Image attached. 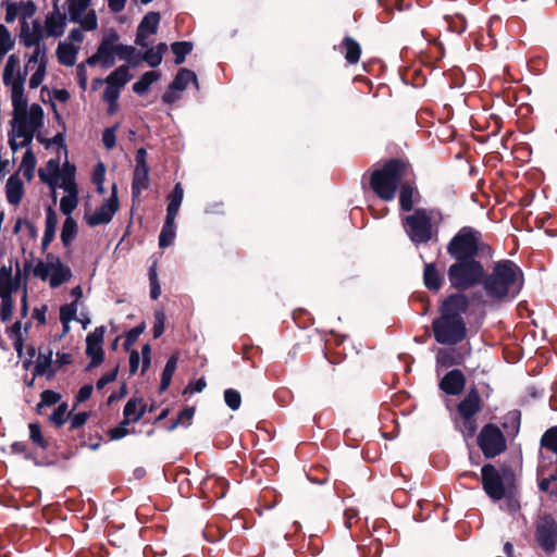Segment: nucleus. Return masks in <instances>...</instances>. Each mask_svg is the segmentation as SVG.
<instances>
[{"label":"nucleus","mask_w":557,"mask_h":557,"mask_svg":"<svg viewBox=\"0 0 557 557\" xmlns=\"http://www.w3.org/2000/svg\"><path fill=\"white\" fill-rule=\"evenodd\" d=\"M12 107L13 119L9 132V146L13 153L20 148L29 147L35 133L44 125V110L40 104L33 103L27 108V99L21 95V87H15Z\"/></svg>","instance_id":"1"},{"label":"nucleus","mask_w":557,"mask_h":557,"mask_svg":"<svg viewBox=\"0 0 557 557\" xmlns=\"http://www.w3.org/2000/svg\"><path fill=\"white\" fill-rule=\"evenodd\" d=\"M469 307L465 294L449 295L441 306V315L432 323L434 338L442 345H456L467 335L466 322L462 314Z\"/></svg>","instance_id":"2"},{"label":"nucleus","mask_w":557,"mask_h":557,"mask_svg":"<svg viewBox=\"0 0 557 557\" xmlns=\"http://www.w3.org/2000/svg\"><path fill=\"white\" fill-rule=\"evenodd\" d=\"M482 285L486 295L493 299L512 298L522 288V271L511 260L498 261L494 264L492 272L485 274Z\"/></svg>","instance_id":"3"},{"label":"nucleus","mask_w":557,"mask_h":557,"mask_svg":"<svg viewBox=\"0 0 557 557\" xmlns=\"http://www.w3.org/2000/svg\"><path fill=\"white\" fill-rule=\"evenodd\" d=\"M411 169L408 163L392 159L382 169L371 175L370 185L373 191L383 200L391 201L395 198L397 188L409 177Z\"/></svg>","instance_id":"4"},{"label":"nucleus","mask_w":557,"mask_h":557,"mask_svg":"<svg viewBox=\"0 0 557 557\" xmlns=\"http://www.w3.org/2000/svg\"><path fill=\"white\" fill-rule=\"evenodd\" d=\"M447 276L453 288L465 292L482 284L485 270L483 264L474 258L459 259L449 265Z\"/></svg>","instance_id":"5"},{"label":"nucleus","mask_w":557,"mask_h":557,"mask_svg":"<svg viewBox=\"0 0 557 557\" xmlns=\"http://www.w3.org/2000/svg\"><path fill=\"white\" fill-rule=\"evenodd\" d=\"M435 216L436 212L434 210L419 208L403 219L404 230L412 244L420 246L436 236Z\"/></svg>","instance_id":"6"},{"label":"nucleus","mask_w":557,"mask_h":557,"mask_svg":"<svg viewBox=\"0 0 557 557\" xmlns=\"http://www.w3.org/2000/svg\"><path fill=\"white\" fill-rule=\"evenodd\" d=\"M483 247L482 234L471 227H461L447 244V253L454 259H470L479 255Z\"/></svg>","instance_id":"7"},{"label":"nucleus","mask_w":557,"mask_h":557,"mask_svg":"<svg viewBox=\"0 0 557 557\" xmlns=\"http://www.w3.org/2000/svg\"><path fill=\"white\" fill-rule=\"evenodd\" d=\"M67 24V17L65 13H62L60 8H52L45 16V20L34 18L30 22H23L21 30L24 33H33V29H37L41 36V40L46 38H60L64 35Z\"/></svg>","instance_id":"8"},{"label":"nucleus","mask_w":557,"mask_h":557,"mask_svg":"<svg viewBox=\"0 0 557 557\" xmlns=\"http://www.w3.org/2000/svg\"><path fill=\"white\" fill-rule=\"evenodd\" d=\"M478 445L486 458H494L506 449V440L499 428L490 423L481 430Z\"/></svg>","instance_id":"9"},{"label":"nucleus","mask_w":557,"mask_h":557,"mask_svg":"<svg viewBox=\"0 0 557 557\" xmlns=\"http://www.w3.org/2000/svg\"><path fill=\"white\" fill-rule=\"evenodd\" d=\"M20 42L26 48H34L32 54L27 58L26 70L33 64H37V69H47L48 65V48L41 40V36L37 29L33 33L20 32Z\"/></svg>","instance_id":"10"},{"label":"nucleus","mask_w":557,"mask_h":557,"mask_svg":"<svg viewBox=\"0 0 557 557\" xmlns=\"http://www.w3.org/2000/svg\"><path fill=\"white\" fill-rule=\"evenodd\" d=\"M119 199L116 185L112 186V194L107 198L103 203L95 210L94 213L87 216V223L90 226H98L108 224L112 221L115 212L119 210Z\"/></svg>","instance_id":"11"},{"label":"nucleus","mask_w":557,"mask_h":557,"mask_svg":"<svg viewBox=\"0 0 557 557\" xmlns=\"http://www.w3.org/2000/svg\"><path fill=\"white\" fill-rule=\"evenodd\" d=\"M481 475L484 492L494 502L500 500L505 496V485L495 467L490 463L484 465L481 469Z\"/></svg>","instance_id":"12"},{"label":"nucleus","mask_w":557,"mask_h":557,"mask_svg":"<svg viewBox=\"0 0 557 557\" xmlns=\"http://www.w3.org/2000/svg\"><path fill=\"white\" fill-rule=\"evenodd\" d=\"M106 327L98 326L94 332L86 336V355L90 358V362L87 370L92 369L101 364L103 361V349L102 343L104 338Z\"/></svg>","instance_id":"13"},{"label":"nucleus","mask_w":557,"mask_h":557,"mask_svg":"<svg viewBox=\"0 0 557 557\" xmlns=\"http://www.w3.org/2000/svg\"><path fill=\"white\" fill-rule=\"evenodd\" d=\"M20 59L15 54L8 58L7 64L3 70V84L11 88V99H13L15 87H21V95H24V83L27 76L25 70L21 73L18 70Z\"/></svg>","instance_id":"14"},{"label":"nucleus","mask_w":557,"mask_h":557,"mask_svg":"<svg viewBox=\"0 0 557 557\" xmlns=\"http://www.w3.org/2000/svg\"><path fill=\"white\" fill-rule=\"evenodd\" d=\"M119 39L120 36L114 29H109L102 36L100 45L97 49L102 58V67L109 69L115 64V50Z\"/></svg>","instance_id":"15"},{"label":"nucleus","mask_w":557,"mask_h":557,"mask_svg":"<svg viewBox=\"0 0 557 557\" xmlns=\"http://www.w3.org/2000/svg\"><path fill=\"white\" fill-rule=\"evenodd\" d=\"M159 23H160V14L158 12H148L143 17V20L140 21V23L137 27L135 42L143 48H147L149 45V42L147 41V38L150 35H153L157 33Z\"/></svg>","instance_id":"16"},{"label":"nucleus","mask_w":557,"mask_h":557,"mask_svg":"<svg viewBox=\"0 0 557 557\" xmlns=\"http://www.w3.org/2000/svg\"><path fill=\"white\" fill-rule=\"evenodd\" d=\"M466 377L463 373L454 369L447 372L440 382V388L447 395H459L465 388Z\"/></svg>","instance_id":"17"},{"label":"nucleus","mask_w":557,"mask_h":557,"mask_svg":"<svg viewBox=\"0 0 557 557\" xmlns=\"http://www.w3.org/2000/svg\"><path fill=\"white\" fill-rule=\"evenodd\" d=\"M536 537L546 553H553L557 544V525L553 522L541 524L537 528Z\"/></svg>","instance_id":"18"},{"label":"nucleus","mask_w":557,"mask_h":557,"mask_svg":"<svg viewBox=\"0 0 557 557\" xmlns=\"http://www.w3.org/2000/svg\"><path fill=\"white\" fill-rule=\"evenodd\" d=\"M399 206L403 211H411L414 203L420 199V194L416 185L407 180L399 186Z\"/></svg>","instance_id":"19"},{"label":"nucleus","mask_w":557,"mask_h":557,"mask_svg":"<svg viewBox=\"0 0 557 557\" xmlns=\"http://www.w3.org/2000/svg\"><path fill=\"white\" fill-rule=\"evenodd\" d=\"M481 409V397L475 388L468 392L466 397L458 405V412L461 418L475 417Z\"/></svg>","instance_id":"20"},{"label":"nucleus","mask_w":557,"mask_h":557,"mask_svg":"<svg viewBox=\"0 0 557 557\" xmlns=\"http://www.w3.org/2000/svg\"><path fill=\"white\" fill-rule=\"evenodd\" d=\"M20 287L18 276H12V268L2 265L0 268V298L11 297L12 293Z\"/></svg>","instance_id":"21"},{"label":"nucleus","mask_w":557,"mask_h":557,"mask_svg":"<svg viewBox=\"0 0 557 557\" xmlns=\"http://www.w3.org/2000/svg\"><path fill=\"white\" fill-rule=\"evenodd\" d=\"M72 277L71 269L65 265L59 257L53 260V267L49 276V285L52 288H57L65 282H69Z\"/></svg>","instance_id":"22"},{"label":"nucleus","mask_w":557,"mask_h":557,"mask_svg":"<svg viewBox=\"0 0 557 557\" xmlns=\"http://www.w3.org/2000/svg\"><path fill=\"white\" fill-rule=\"evenodd\" d=\"M149 186V168H136L132 181L133 201L139 200L143 190Z\"/></svg>","instance_id":"23"},{"label":"nucleus","mask_w":557,"mask_h":557,"mask_svg":"<svg viewBox=\"0 0 557 557\" xmlns=\"http://www.w3.org/2000/svg\"><path fill=\"white\" fill-rule=\"evenodd\" d=\"M78 50L79 47L71 42L60 41L55 51L59 63L65 66H73L76 63Z\"/></svg>","instance_id":"24"},{"label":"nucleus","mask_w":557,"mask_h":557,"mask_svg":"<svg viewBox=\"0 0 557 557\" xmlns=\"http://www.w3.org/2000/svg\"><path fill=\"white\" fill-rule=\"evenodd\" d=\"M7 199L10 205L17 206L24 195V184L17 174L11 175L5 185Z\"/></svg>","instance_id":"25"},{"label":"nucleus","mask_w":557,"mask_h":557,"mask_svg":"<svg viewBox=\"0 0 557 557\" xmlns=\"http://www.w3.org/2000/svg\"><path fill=\"white\" fill-rule=\"evenodd\" d=\"M424 285L430 290L437 292L443 284V275L434 263H426L423 271Z\"/></svg>","instance_id":"26"},{"label":"nucleus","mask_w":557,"mask_h":557,"mask_svg":"<svg viewBox=\"0 0 557 557\" xmlns=\"http://www.w3.org/2000/svg\"><path fill=\"white\" fill-rule=\"evenodd\" d=\"M339 51L345 54L348 63L355 64L359 61L361 54L360 45L350 37H345L339 46Z\"/></svg>","instance_id":"27"},{"label":"nucleus","mask_w":557,"mask_h":557,"mask_svg":"<svg viewBox=\"0 0 557 557\" xmlns=\"http://www.w3.org/2000/svg\"><path fill=\"white\" fill-rule=\"evenodd\" d=\"M58 225V218L51 207L48 208L46 213L45 232L41 239V245L47 248L53 240Z\"/></svg>","instance_id":"28"},{"label":"nucleus","mask_w":557,"mask_h":557,"mask_svg":"<svg viewBox=\"0 0 557 557\" xmlns=\"http://www.w3.org/2000/svg\"><path fill=\"white\" fill-rule=\"evenodd\" d=\"M194 83L198 87V81L196 74L188 69H181L174 81L171 83V89H177L183 91L186 89L189 83Z\"/></svg>","instance_id":"29"},{"label":"nucleus","mask_w":557,"mask_h":557,"mask_svg":"<svg viewBox=\"0 0 557 557\" xmlns=\"http://www.w3.org/2000/svg\"><path fill=\"white\" fill-rule=\"evenodd\" d=\"M160 78V73L157 71L146 72L141 77L133 84L135 94L143 96L148 92L150 86Z\"/></svg>","instance_id":"30"},{"label":"nucleus","mask_w":557,"mask_h":557,"mask_svg":"<svg viewBox=\"0 0 557 557\" xmlns=\"http://www.w3.org/2000/svg\"><path fill=\"white\" fill-rule=\"evenodd\" d=\"M36 163L37 161L33 150L27 147L22 158L18 172H21L28 182L34 177Z\"/></svg>","instance_id":"31"},{"label":"nucleus","mask_w":557,"mask_h":557,"mask_svg":"<svg viewBox=\"0 0 557 557\" xmlns=\"http://www.w3.org/2000/svg\"><path fill=\"white\" fill-rule=\"evenodd\" d=\"M131 78L132 75L129 74L128 66L121 65L106 78V83L122 88L131 81Z\"/></svg>","instance_id":"32"},{"label":"nucleus","mask_w":557,"mask_h":557,"mask_svg":"<svg viewBox=\"0 0 557 557\" xmlns=\"http://www.w3.org/2000/svg\"><path fill=\"white\" fill-rule=\"evenodd\" d=\"M166 50V44L161 42L157 47L147 49L143 55V59L149 66L156 67L162 62V55Z\"/></svg>","instance_id":"33"},{"label":"nucleus","mask_w":557,"mask_h":557,"mask_svg":"<svg viewBox=\"0 0 557 557\" xmlns=\"http://www.w3.org/2000/svg\"><path fill=\"white\" fill-rule=\"evenodd\" d=\"M91 0H66L67 12L71 22H77L81 15L87 12Z\"/></svg>","instance_id":"34"},{"label":"nucleus","mask_w":557,"mask_h":557,"mask_svg":"<svg viewBox=\"0 0 557 557\" xmlns=\"http://www.w3.org/2000/svg\"><path fill=\"white\" fill-rule=\"evenodd\" d=\"M140 403H143L140 398L128 399L123 409V416L125 420L132 423H136L143 418V412H138Z\"/></svg>","instance_id":"35"},{"label":"nucleus","mask_w":557,"mask_h":557,"mask_svg":"<svg viewBox=\"0 0 557 557\" xmlns=\"http://www.w3.org/2000/svg\"><path fill=\"white\" fill-rule=\"evenodd\" d=\"M176 366H177V356L173 355L168 359L165 367L163 369L162 375H161V382H160V391L161 392L165 391L170 386L172 376L176 370Z\"/></svg>","instance_id":"36"},{"label":"nucleus","mask_w":557,"mask_h":557,"mask_svg":"<svg viewBox=\"0 0 557 557\" xmlns=\"http://www.w3.org/2000/svg\"><path fill=\"white\" fill-rule=\"evenodd\" d=\"M77 234V224L72 216H67L61 231V240L64 247H69Z\"/></svg>","instance_id":"37"},{"label":"nucleus","mask_w":557,"mask_h":557,"mask_svg":"<svg viewBox=\"0 0 557 557\" xmlns=\"http://www.w3.org/2000/svg\"><path fill=\"white\" fill-rule=\"evenodd\" d=\"M54 259L55 256L49 253L47 255L46 261H38L33 270L34 275L41 281L49 280Z\"/></svg>","instance_id":"38"},{"label":"nucleus","mask_w":557,"mask_h":557,"mask_svg":"<svg viewBox=\"0 0 557 557\" xmlns=\"http://www.w3.org/2000/svg\"><path fill=\"white\" fill-rule=\"evenodd\" d=\"M176 235V226L173 222L165 221L159 235L160 248H166L174 242Z\"/></svg>","instance_id":"39"},{"label":"nucleus","mask_w":557,"mask_h":557,"mask_svg":"<svg viewBox=\"0 0 557 557\" xmlns=\"http://www.w3.org/2000/svg\"><path fill=\"white\" fill-rule=\"evenodd\" d=\"M74 171L75 168L73 165L66 164V171L61 177L60 184L58 185L66 194L78 193L77 185L75 183Z\"/></svg>","instance_id":"40"},{"label":"nucleus","mask_w":557,"mask_h":557,"mask_svg":"<svg viewBox=\"0 0 557 557\" xmlns=\"http://www.w3.org/2000/svg\"><path fill=\"white\" fill-rule=\"evenodd\" d=\"M172 52L175 55V64L180 65L184 63L185 58L193 50V44L189 41H176L171 46Z\"/></svg>","instance_id":"41"},{"label":"nucleus","mask_w":557,"mask_h":557,"mask_svg":"<svg viewBox=\"0 0 557 557\" xmlns=\"http://www.w3.org/2000/svg\"><path fill=\"white\" fill-rule=\"evenodd\" d=\"M77 312V302L73 301L60 308V321L64 327V332H69L70 322L75 319Z\"/></svg>","instance_id":"42"},{"label":"nucleus","mask_w":557,"mask_h":557,"mask_svg":"<svg viewBox=\"0 0 557 557\" xmlns=\"http://www.w3.org/2000/svg\"><path fill=\"white\" fill-rule=\"evenodd\" d=\"M9 337L13 341L14 349L17 355L21 357L23 351V334H22V323L16 321L9 330Z\"/></svg>","instance_id":"43"},{"label":"nucleus","mask_w":557,"mask_h":557,"mask_svg":"<svg viewBox=\"0 0 557 557\" xmlns=\"http://www.w3.org/2000/svg\"><path fill=\"white\" fill-rule=\"evenodd\" d=\"M78 205V193L66 194L60 200V210L63 214L71 216V213Z\"/></svg>","instance_id":"44"},{"label":"nucleus","mask_w":557,"mask_h":557,"mask_svg":"<svg viewBox=\"0 0 557 557\" xmlns=\"http://www.w3.org/2000/svg\"><path fill=\"white\" fill-rule=\"evenodd\" d=\"M541 446L557 455V426L548 429L541 438Z\"/></svg>","instance_id":"45"},{"label":"nucleus","mask_w":557,"mask_h":557,"mask_svg":"<svg viewBox=\"0 0 557 557\" xmlns=\"http://www.w3.org/2000/svg\"><path fill=\"white\" fill-rule=\"evenodd\" d=\"M436 362L438 366L444 368H448L458 363L455 350L440 349L436 355Z\"/></svg>","instance_id":"46"},{"label":"nucleus","mask_w":557,"mask_h":557,"mask_svg":"<svg viewBox=\"0 0 557 557\" xmlns=\"http://www.w3.org/2000/svg\"><path fill=\"white\" fill-rule=\"evenodd\" d=\"M76 23H78L84 30H95L98 27V18L95 10L83 13Z\"/></svg>","instance_id":"47"},{"label":"nucleus","mask_w":557,"mask_h":557,"mask_svg":"<svg viewBox=\"0 0 557 557\" xmlns=\"http://www.w3.org/2000/svg\"><path fill=\"white\" fill-rule=\"evenodd\" d=\"M457 428L465 438H469L475 434L478 424L474 417H465L460 423H457Z\"/></svg>","instance_id":"48"},{"label":"nucleus","mask_w":557,"mask_h":557,"mask_svg":"<svg viewBox=\"0 0 557 557\" xmlns=\"http://www.w3.org/2000/svg\"><path fill=\"white\" fill-rule=\"evenodd\" d=\"M195 414V409L193 407H187L183 409L178 416L176 421L169 428L170 431H173L178 425L188 426L190 421L193 420Z\"/></svg>","instance_id":"49"},{"label":"nucleus","mask_w":557,"mask_h":557,"mask_svg":"<svg viewBox=\"0 0 557 557\" xmlns=\"http://www.w3.org/2000/svg\"><path fill=\"white\" fill-rule=\"evenodd\" d=\"M225 404L232 409L237 410L242 404L240 394L233 388L225 389L224 392Z\"/></svg>","instance_id":"50"},{"label":"nucleus","mask_w":557,"mask_h":557,"mask_svg":"<svg viewBox=\"0 0 557 557\" xmlns=\"http://www.w3.org/2000/svg\"><path fill=\"white\" fill-rule=\"evenodd\" d=\"M165 330V314L162 310L154 312V324L152 327L153 337H160Z\"/></svg>","instance_id":"51"},{"label":"nucleus","mask_w":557,"mask_h":557,"mask_svg":"<svg viewBox=\"0 0 557 557\" xmlns=\"http://www.w3.org/2000/svg\"><path fill=\"white\" fill-rule=\"evenodd\" d=\"M20 9L21 24L28 22L27 18L32 17L36 12V5L33 1L21 2L17 4Z\"/></svg>","instance_id":"52"},{"label":"nucleus","mask_w":557,"mask_h":557,"mask_svg":"<svg viewBox=\"0 0 557 557\" xmlns=\"http://www.w3.org/2000/svg\"><path fill=\"white\" fill-rule=\"evenodd\" d=\"M119 127V124L108 127L102 133V143L107 149H112L115 147L116 144V136L115 132Z\"/></svg>","instance_id":"53"},{"label":"nucleus","mask_w":557,"mask_h":557,"mask_svg":"<svg viewBox=\"0 0 557 557\" xmlns=\"http://www.w3.org/2000/svg\"><path fill=\"white\" fill-rule=\"evenodd\" d=\"M129 423H131L129 421L123 419V421L117 426L110 430V432H109L110 438L117 441V440H121L124 436H126L128 434L127 425Z\"/></svg>","instance_id":"54"},{"label":"nucleus","mask_w":557,"mask_h":557,"mask_svg":"<svg viewBox=\"0 0 557 557\" xmlns=\"http://www.w3.org/2000/svg\"><path fill=\"white\" fill-rule=\"evenodd\" d=\"M447 27L450 32L461 34L466 29V22L462 16L456 18L446 17Z\"/></svg>","instance_id":"55"},{"label":"nucleus","mask_w":557,"mask_h":557,"mask_svg":"<svg viewBox=\"0 0 557 557\" xmlns=\"http://www.w3.org/2000/svg\"><path fill=\"white\" fill-rule=\"evenodd\" d=\"M135 54V48L132 46H126L116 42L115 57H119L121 60L131 61Z\"/></svg>","instance_id":"56"},{"label":"nucleus","mask_w":557,"mask_h":557,"mask_svg":"<svg viewBox=\"0 0 557 557\" xmlns=\"http://www.w3.org/2000/svg\"><path fill=\"white\" fill-rule=\"evenodd\" d=\"M29 437L36 445L40 447H45L46 442L41 435V429L40 425L37 423H30L29 424Z\"/></svg>","instance_id":"57"},{"label":"nucleus","mask_w":557,"mask_h":557,"mask_svg":"<svg viewBox=\"0 0 557 557\" xmlns=\"http://www.w3.org/2000/svg\"><path fill=\"white\" fill-rule=\"evenodd\" d=\"M121 88L111 84H107L103 91V100L106 102H116L120 98Z\"/></svg>","instance_id":"58"},{"label":"nucleus","mask_w":557,"mask_h":557,"mask_svg":"<svg viewBox=\"0 0 557 557\" xmlns=\"http://www.w3.org/2000/svg\"><path fill=\"white\" fill-rule=\"evenodd\" d=\"M12 311H13L12 297L1 298V319L3 322H7L11 319Z\"/></svg>","instance_id":"59"},{"label":"nucleus","mask_w":557,"mask_h":557,"mask_svg":"<svg viewBox=\"0 0 557 557\" xmlns=\"http://www.w3.org/2000/svg\"><path fill=\"white\" fill-rule=\"evenodd\" d=\"M38 176L42 183L49 185L51 188L57 186V177L59 174H53L48 170L39 169Z\"/></svg>","instance_id":"60"},{"label":"nucleus","mask_w":557,"mask_h":557,"mask_svg":"<svg viewBox=\"0 0 557 557\" xmlns=\"http://www.w3.org/2000/svg\"><path fill=\"white\" fill-rule=\"evenodd\" d=\"M106 178V166L102 162H98L92 171V183L102 185Z\"/></svg>","instance_id":"61"},{"label":"nucleus","mask_w":557,"mask_h":557,"mask_svg":"<svg viewBox=\"0 0 557 557\" xmlns=\"http://www.w3.org/2000/svg\"><path fill=\"white\" fill-rule=\"evenodd\" d=\"M88 417H89V413L85 412V411L77 412V413L70 416L71 428L78 429V428L83 426L87 422Z\"/></svg>","instance_id":"62"},{"label":"nucleus","mask_w":557,"mask_h":557,"mask_svg":"<svg viewBox=\"0 0 557 557\" xmlns=\"http://www.w3.org/2000/svg\"><path fill=\"white\" fill-rule=\"evenodd\" d=\"M66 405H60L51 414L50 419L57 425H62L65 422Z\"/></svg>","instance_id":"63"},{"label":"nucleus","mask_w":557,"mask_h":557,"mask_svg":"<svg viewBox=\"0 0 557 557\" xmlns=\"http://www.w3.org/2000/svg\"><path fill=\"white\" fill-rule=\"evenodd\" d=\"M184 189L181 183H176L172 193L169 195V201L175 205H182Z\"/></svg>","instance_id":"64"}]
</instances>
